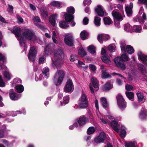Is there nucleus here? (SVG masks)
Here are the masks:
<instances>
[{
    "instance_id": "1",
    "label": "nucleus",
    "mask_w": 147,
    "mask_h": 147,
    "mask_svg": "<svg viewBox=\"0 0 147 147\" xmlns=\"http://www.w3.org/2000/svg\"><path fill=\"white\" fill-rule=\"evenodd\" d=\"M63 56V53L61 49H59L55 51L54 53V59L53 60L52 66L54 68H59L61 64V59Z\"/></svg>"
},
{
    "instance_id": "2",
    "label": "nucleus",
    "mask_w": 147,
    "mask_h": 147,
    "mask_svg": "<svg viewBox=\"0 0 147 147\" xmlns=\"http://www.w3.org/2000/svg\"><path fill=\"white\" fill-rule=\"evenodd\" d=\"M23 30L21 40H22V42L23 41L24 42V41L26 40L33 41L36 40V37L33 31L27 28L23 29Z\"/></svg>"
},
{
    "instance_id": "3",
    "label": "nucleus",
    "mask_w": 147,
    "mask_h": 147,
    "mask_svg": "<svg viewBox=\"0 0 147 147\" xmlns=\"http://www.w3.org/2000/svg\"><path fill=\"white\" fill-rule=\"evenodd\" d=\"M129 57L126 54H123L120 58L118 57L115 58L114 61L117 66L121 69L124 70L126 67L122 61H127L129 60Z\"/></svg>"
},
{
    "instance_id": "4",
    "label": "nucleus",
    "mask_w": 147,
    "mask_h": 147,
    "mask_svg": "<svg viewBox=\"0 0 147 147\" xmlns=\"http://www.w3.org/2000/svg\"><path fill=\"white\" fill-rule=\"evenodd\" d=\"M65 74L62 70H58L56 72L53 79V82L56 86L60 84L63 80Z\"/></svg>"
},
{
    "instance_id": "5",
    "label": "nucleus",
    "mask_w": 147,
    "mask_h": 147,
    "mask_svg": "<svg viewBox=\"0 0 147 147\" xmlns=\"http://www.w3.org/2000/svg\"><path fill=\"white\" fill-rule=\"evenodd\" d=\"M75 11V10L74 7H68L67 9V11L68 13H63L62 14H64L65 19L67 22H71L74 19V17L73 15Z\"/></svg>"
},
{
    "instance_id": "6",
    "label": "nucleus",
    "mask_w": 147,
    "mask_h": 147,
    "mask_svg": "<svg viewBox=\"0 0 147 147\" xmlns=\"http://www.w3.org/2000/svg\"><path fill=\"white\" fill-rule=\"evenodd\" d=\"M2 61L3 62L5 61V57L3 55L0 53V61ZM2 68H5V71L3 72L4 76L8 80H10L11 75L9 72V70L6 66L4 65H1L0 64V69Z\"/></svg>"
},
{
    "instance_id": "7",
    "label": "nucleus",
    "mask_w": 147,
    "mask_h": 147,
    "mask_svg": "<svg viewBox=\"0 0 147 147\" xmlns=\"http://www.w3.org/2000/svg\"><path fill=\"white\" fill-rule=\"evenodd\" d=\"M78 105L79 107L83 109L86 108L88 106V98L84 92H82L81 96L79 98Z\"/></svg>"
},
{
    "instance_id": "8",
    "label": "nucleus",
    "mask_w": 147,
    "mask_h": 147,
    "mask_svg": "<svg viewBox=\"0 0 147 147\" xmlns=\"http://www.w3.org/2000/svg\"><path fill=\"white\" fill-rule=\"evenodd\" d=\"M21 29L16 26L13 27L12 29V32L14 33L16 36L17 39L19 41V43L21 46H24V42L23 41L22 42V40H21L22 35H21Z\"/></svg>"
},
{
    "instance_id": "9",
    "label": "nucleus",
    "mask_w": 147,
    "mask_h": 147,
    "mask_svg": "<svg viewBox=\"0 0 147 147\" xmlns=\"http://www.w3.org/2000/svg\"><path fill=\"white\" fill-rule=\"evenodd\" d=\"M117 98L118 106L120 109L123 110L126 107V104L122 96L119 94L117 96Z\"/></svg>"
},
{
    "instance_id": "10",
    "label": "nucleus",
    "mask_w": 147,
    "mask_h": 147,
    "mask_svg": "<svg viewBox=\"0 0 147 147\" xmlns=\"http://www.w3.org/2000/svg\"><path fill=\"white\" fill-rule=\"evenodd\" d=\"M74 88V86L72 80L69 79L68 80L64 88V92L71 93L73 91Z\"/></svg>"
},
{
    "instance_id": "11",
    "label": "nucleus",
    "mask_w": 147,
    "mask_h": 147,
    "mask_svg": "<svg viewBox=\"0 0 147 147\" xmlns=\"http://www.w3.org/2000/svg\"><path fill=\"white\" fill-rule=\"evenodd\" d=\"M36 54V51L35 47H31L28 55L29 60L30 61H34Z\"/></svg>"
},
{
    "instance_id": "12",
    "label": "nucleus",
    "mask_w": 147,
    "mask_h": 147,
    "mask_svg": "<svg viewBox=\"0 0 147 147\" xmlns=\"http://www.w3.org/2000/svg\"><path fill=\"white\" fill-rule=\"evenodd\" d=\"M112 15L115 21H121L123 20V17H125L123 13L121 14L119 12L115 10L112 12Z\"/></svg>"
},
{
    "instance_id": "13",
    "label": "nucleus",
    "mask_w": 147,
    "mask_h": 147,
    "mask_svg": "<svg viewBox=\"0 0 147 147\" xmlns=\"http://www.w3.org/2000/svg\"><path fill=\"white\" fill-rule=\"evenodd\" d=\"M64 41L67 45L69 46H73L74 40L72 35L71 34L66 35L64 38Z\"/></svg>"
},
{
    "instance_id": "14",
    "label": "nucleus",
    "mask_w": 147,
    "mask_h": 147,
    "mask_svg": "<svg viewBox=\"0 0 147 147\" xmlns=\"http://www.w3.org/2000/svg\"><path fill=\"white\" fill-rule=\"evenodd\" d=\"M106 138L105 134L104 132H101L98 136L95 138L94 140V142L96 143L102 142Z\"/></svg>"
},
{
    "instance_id": "15",
    "label": "nucleus",
    "mask_w": 147,
    "mask_h": 147,
    "mask_svg": "<svg viewBox=\"0 0 147 147\" xmlns=\"http://www.w3.org/2000/svg\"><path fill=\"white\" fill-rule=\"evenodd\" d=\"M109 38L110 36L108 34H99L97 36L98 40L100 43L103 42V41H107Z\"/></svg>"
},
{
    "instance_id": "16",
    "label": "nucleus",
    "mask_w": 147,
    "mask_h": 147,
    "mask_svg": "<svg viewBox=\"0 0 147 147\" xmlns=\"http://www.w3.org/2000/svg\"><path fill=\"white\" fill-rule=\"evenodd\" d=\"M95 10L97 14L100 16H103L105 15V16L107 15L100 5H98L95 8Z\"/></svg>"
},
{
    "instance_id": "17",
    "label": "nucleus",
    "mask_w": 147,
    "mask_h": 147,
    "mask_svg": "<svg viewBox=\"0 0 147 147\" xmlns=\"http://www.w3.org/2000/svg\"><path fill=\"white\" fill-rule=\"evenodd\" d=\"M133 7V4L132 3H130L129 5H125V10L128 16L130 17L132 16V9Z\"/></svg>"
},
{
    "instance_id": "18",
    "label": "nucleus",
    "mask_w": 147,
    "mask_h": 147,
    "mask_svg": "<svg viewBox=\"0 0 147 147\" xmlns=\"http://www.w3.org/2000/svg\"><path fill=\"white\" fill-rule=\"evenodd\" d=\"M88 119L83 115L77 119V121L80 126H82L84 125Z\"/></svg>"
},
{
    "instance_id": "19",
    "label": "nucleus",
    "mask_w": 147,
    "mask_h": 147,
    "mask_svg": "<svg viewBox=\"0 0 147 147\" xmlns=\"http://www.w3.org/2000/svg\"><path fill=\"white\" fill-rule=\"evenodd\" d=\"M10 97L12 100H16L20 97V96L15 93L13 89H11L9 91Z\"/></svg>"
},
{
    "instance_id": "20",
    "label": "nucleus",
    "mask_w": 147,
    "mask_h": 147,
    "mask_svg": "<svg viewBox=\"0 0 147 147\" xmlns=\"http://www.w3.org/2000/svg\"><path fill=\"white\" fill-rule=\"evenodd\" d=\"M100 69L102 70L101 78H102L105 79L111 77V76L106 72L107 69L103 65H102L100 66Z\"/></svg>"
},
{
    "instance_id": "21",
    "label": "nucleus",
    "mask_w": 147,
    "mask_h": 147,
    "mask_svg": "<svg viewBox=\"0 0 147 147\" xmlns=\"http://www.w3.org/2000/svg\"><path fill=\"white\" fill-rule=\"evenodd\" d=\"M111 126L113 129L117 133L119 132L120 127L117 121H113L111 123Z\"/></svg>"
},
{
    "instance_id": "22",
    "label": "nucleus",
    "mask_w": 147,
    "mask_h": 147,
    "mask_svg": "<svg viewBox=\"0 0 147 147\" xmlns=\"http://www.w3.org/2000/svg\"><path fill=\"white\" fill-rule=\"evenodd\" d=\"M138 57L139 59L143 63L145 64L147 68V56L140 53L138 54Z\"/></svg>"
},
{
    "instance_id": "23",
    "label": "nucleus",
    "mask_w": 147,
    "mask_h": 147,
    "mask_svg": "<svg viewBox=\"0 0 147 147\" xmlns=\"http://www.w3.org/2000/svg\"><path fill=\"white\" fill-rule=\"evenodd\" d=\"M125 146L126 147H138L137 142L135 140L126 142Z\"/></svg>"
},
{
    "instance_id": "24",
    "label": "nucleus",
    "mask_w": 147,
    "mask_h": 147,
    "mask_svg": "<svg viewBox=\"0 0 147 147\" xmlns=\"http://www.w3.org/2000/svg\"><path fill=\"white\" fill-rule=\"evenodd\" d=\"M58 15L56 14H54L51 16L49 19V22L53 26L55 25V19L57 17Z\"/></svg>"
},
{
    "instance_id": "25",
    "label": "nucleus",
    "mask_w": 147,
    "mask_h": 147,
    "mask_svg": "<svg viewBox=\"0 0 147 147\" xmlns=\"http://www.w3.org/2000/svg\"><path fill=\"white\" fill-rule=\"evenodd\" d=\"M138 100L139 102H141L145 100V96L143 94L140 92L138 91L136 93Z\"/></svg>"
},
{
    "instance_id": "26",
    "label": "nucleus",
    "mask_w": 147,
    "mask_h": 147,
    "mask_svg": "<svg viewBox=\"0 0 147 147\" xmlns=\"http://www.w3.org/2000/svg\"><path fill=\"white\" fill-rule=\"evenodd\" d=\"M91 81L94 87L95 88H98L99 82L96 78L92 77L91 78Z\"/></svg>"
},
{
    "instance_id": "27",
    "label": "nucleus",
    "mask_w": 147,
    "mask_h": 147,
    "mask_svg": "<svg viewBox=\"0 0 147 147\" xmlns=\"http://www.w3.org/2000/svg\"><path fill=\"white\" fill-rule=\"evenodd\" d=\"M20 111H12L11 112L8 111L7 112V116H15L17 115V113L18 114L20 113ZM25 112H26L25 110L24 109L23 111L21 113L24 114L25 113Z\"/></svg>"
},
{
    "instance_id": "28",
    "label": "nucleus",
    "mask_w": 147,
    "mask_h": 147,
    "mask_svg": "<svg viewBox=\"0 0 147 147\" xmlns=\"http://www.w3.org/2000/svg\"><path fill=\"white\" fill-rule=\"evenodd\" d=\"M146 111L144 107H142L141 109V111L139 114V117L142 119L145 118L146 117Z\"/></svg>"
},
{
    "instance_id": "29",
    "label": "nucleus",
    "mask_w": 147,
    "mask_h": 147,
    "mask_svg": "<svg viewBox=\"0 0 147 147\" xmlns=\"http://www.w3.org/2000/svg\"><path fill=\"white\" fill-rule=\"evenodd\" d=\"M68 22L66 21H60L59 23V26L62 28H66L69 27Z\"/></svg>"
},
{
    "instance_id": "30",
    "label": "nucleus",
    "mask_w": 147,
    "mask_h": 147,
    "mask_svg": "<svg viewBox=\"0 0 147 147\" xmlns=\"http://www.w3.org/2000/svg\"><path fill=\"white\" fill-rule=\"evenodd\" d=\"M69 98L68 96H66L63 98V100L61 101V104L62 105H65L67 104L69 101Z\"/></svg>"
},
{
    "instance_id": "31",
    "label": "nucleus",
    "mask_w": 147,
    "mask_h": 147,
    "mask_svg": "<svg viewBox=\"0 0 147 147\" xmlns=\"http://www.w3.org/2000/svg\"><path fill=\"white\" fill-rule=\"evenodd\" d=\"M88 33L85 30H83L80 34V37L82 40H85L88 38Z\"/></svg>"
},
{
    "instance_id": "32",
    "label": "nucleus",
    "mask_w": 147,
    "mask_h": 147,
    "mask_svg": "<svg viewBox=\"0 0 147 147\" xmlns=\"http://www.w3.org/2000/svg\"><path fill=\"white\" fill-rule=\"evenodd\" d=\"M134 32H141L142 30V27L139 25H134L133 27Z\"/></svg>"
},
{
    "instance_id": "33",
    "label": "nucleus",
    "mask_w": 147,
    "mask_h": 147,
    "mask_svg": "<svg viewBox=\"0 0 147 147\" xmlns=\"http://www.w3.org/2000/svg\"><path fill=\"white\" fill-rule=\"evenodd\" d=\"M100 102L104 107L107 108L108 107V104L107 102L106 99L105 98L102 97L101 98Z\"/></svg>"
},
{
    "instance_id": "34",
    "label": "nucleus",
    "mask_w": 147,
    "mask_h": 147,
    "mask_svg": "<svg viewBox=\"0 0 147 147\" xmlns=\"http://www.w3.org/2000/svg\"><path fill=\"white\" fill-rule=\"evenodd\" d=\"M15 88L17 92L19 93L22 92L24 90L23 86L21 84L17 85L15 87Z\"/></svg>"
},
{
    "instance_id": "35",
    "label": "nucleus",
    "mask_w": 147,
    "mask_h": 147,
    "mask_svg": "<svg viewBox=\"0 0 147 147\" xmlns=\"http://www.w3.org/2000/svg\"><path fill=\"white\" fill-rule=\"evenodd\" d=\"M87 50L89 53L92 54H94L96 53V48L93 45H91L88 46Z\"/></svg>"
},
{
    "instance_id": "36",
    "label": "nucleus",
    "mask_w": 147,
    "mask_h": 147,
    "mask_svg": "<svg viewBox=\"0 0 147 147\" xmlns=\"http://www.w3.org/2000/svg\"><path fill=\"white\" fill-rule=\"evenodd\" d=\"M42 72L46 78H48L49 76V69L48 67H46L44 68Z\"/></svg>"
},
{
    "instance_id": "37",
    "label": "nucleus",
    "mask_w": 147,
    "mask_h": 147,
    "mask_svg": "<svg viewBox=\"0 0 147 147\" xmlns=\"http://www.w3.org/2000/svg\"><path fill=\"white\" fill-rule=\"evenodd\" d=\"M125 94L127 97L130 100H133L134 98V94L131 92L127 91L125 92Z\"/></svg>"
},
{
    "instance_id": "38",
    "label": "nucleus",
    "mask_w": 147,
    "mask_h": 147,
    "mask_svg": "<svg viewBox=\"0 0 147 147\" xmlns=\"http://www.w3.org/2000/svg\"><path fill=\"white\" fill-rule=\"evenodd\" d=\"M126 51L129 54H131L133 53L134 51V49L130 45L126 46Z\"/></svg>"
},
{
    "instance_id": "39",
    "label": "nucleus",
    "mask_w": 147,
    "mask_h": 147,
    "mask_svg": "<svg viewBox=\"0 0 147 147\" xmlns=\"http://www.w3.org/2000/svg\"><path fill=\"white\" fill-rule=\"evenodd\" d=\"M103 20L105 25H110L113 23V22L110 18L105 17L104 18Z\"/></svg>"
},
{
    "instance_id": "40",
    "label": "nucleus",
    "mask_w": 147,
    "mask_h": 147,
    "mask_svg": "<svg viewBox=\"0 0 147 147\" xmlns=\"http://www.w3.org/2000/svg\"><path fill=\"white\" fill-rule=\"evenodd\" d=\"M78 54L82 57H84L86 55V53L85 50L82 47L80 48L78 51Z\"/></svg>"
},
{
    "instance_id": "41",
    "label": "nucleus",
    "mask_w": 147,
    "mask_h": 147,
    "mask_svg": "<svg viewBox=\"0 0 147 147\" xmlns=\"http://www.w3.org/2000/svg\"><path fill=\"white\" fill-rule=\"evenodd\" d=\"M112 87V85L109 82H107L104 86L103 89L105 91L111 89Z\"/></svg>"
},
{
    "instance_id": "42",
    "label": "nucleus",
    "mask_w": 147,
    "mask_h": 147,
    "mask_svg": "<svg viewBox=\"0 0 147 147\" xmlns=\"http://www.w3.org/2000/svg\"><path fill=\"white\" fill-rule=\"evenodd\" d=\"M145 67L142 64H140L139 65V68L140 70L141 73L142 74H144L146 72V68H147L145 65Z\"/></svg>"
},
{
    "instance_id": "43",
    "label": "nucleus",
    "mask_w": 147,
    "mask_h": 147,
    "mask_svg": "<svg viewBox=\"0 0 147 147\" xmlns=\"http://www.w3.org/2000/svg\"><path fill=\"white\" fill-rule=\"evenodd\" d=\"M120 47L121 51L123 53L126 52V46L125 45V42H121L120 43Z\"/></svg>"
},
{
    "instance_id": "44",
    "label": "nucleus",
    "mask_w": 147,
    "mask_h": 147,
    "mask_svg": "<svg viewBox=\"0 0 147 147\" xmlns=\"http://www.w3.org/2000/svg\"><path fill=\"white\" fill-rule=\"evenodd\" d=\"M94 23L96 26H100V18L98 17H95L94 20Z\"/></svg>"
},
{
    "instance_id": "45",
    "label": "nucleus",
    "mask_w": 147,
    "mask_h": 147,
    "mask_svg": "<svg viewBox=\"0 0 147 147\" xmlns=\"http://www.w3.org/2000/svg\"><path fill=\"white\" fill-rule=\"evenodd\" d=\"M101 59L102 61L105 63H108L111 62L110 59L108 57L103 56L101 57Z\"/></svg>"
},
{
    "instance_id": "46",
    "label": "nucleus",
    "mask_w": 147,
    "mask_h": 147,
    "mask_svg": "<svg viewBox=\"0 0 147 147\" xmlns=\"http://www.w3.org/2000/svg\"><path fill=\"white\" fill-rule=\"evenodd\" d=\"M22 83L21 80L19 78H16L14 79L12 83L13 86H14L15 84Z\"/></svg>"
},
{
    "instance_id": "47",
    "label": "nucleus",
    "mask_w": 147,
    "mask_h": 147,
    "mask_svg": "<svg viewBox=\"0 0 147 147\" xmlns=\"http://www.w3.org/2000/svg\"><path fill=\"white\" fill-rule=\"evenodd\" d=\"M52 33V38L53 42L54 43H57L58 42V41L56 39V38L57 37V35L54 31H53Z\"/></svg>"
},
{
    "instance_id": "48",
    "label": "nucleus",
    "mask_w": 147,
    "mask_h": 147,
    "mask_svg": "<svg viewBox=\"0 0 147 147\" xmlns=\"http://www.w3.org/2000/svg\"><path fill=\"white\" fill-rule=\"evenodd\" d=\"M116 46L113 44L110 45L108 47V49L110 52H113L115 51Z\"/></svg>"
},
{
    "instance_id": "49",
    "label": "nucleus",
    "mask_w": 147,
    "mask_h": 147,
    "mask_svg": "<svg viewBox=\"0 0 147 147\" xmlns=\"http://www.w3.org/2000/svg\"><path fill=\"white\" fill-rule=\"evenodd\" d=\"M126 132L125 128L123 127H121V130L120 136L121 137H125L126 135Z\"/></svg>"
},
{
    "instance_id": "50",
    "label": "nucleus",
    "mask_w": 147,
    "mask_h": 147,
    "mask_svg": "<svg viewBox=\"0 0 147 147\" xmlns=\"http://www.w3.org/2000/svg\"><path fill=\"white\" fill-rule=\"evenodd\" d=\"M131 28V26L128 23L126 24L125 25L124 30L127 32H130Z\"/></svg>"
},
{
    "instance_id": "51",
    "label": "nucleus",
    "mask_w": 147,
    "mask_h": 147,
    "mask_svg": "<svg viewBox=\"0 0 147 147\" xmlns=\"http://www.w3.org/2000/svg\"><path fill=\"white\" fill-rule=\"evenodd\" d=\"M95 131L94 127H89L87 130V133L89 134H93Z\"/></svg>"
},
{
    "instance_id": "52",
    "label": "nucleus",
    "mask_w": 147,
    "mask_h": 147,
    "mask_svg": "<svg viewBox=\"0 0 147 147\" xmlns=\"http://www.w3.org/2000/svg\"><path fill=\"white\" fill-rule=\"evenodd\" d=\"M51 5L54 7H60V4L59 2L56 1H54L51 3Z\"/></svg>"
},
{
    "instance_id": "53",
    "label": "nucleus",
    "mask_w": 147,
    "mask_h": 147,
    "mask_svg": "<svg viewBox=\"0 0 147 147\" xmlns=\"http://www.w3.org/2000/svg\"><path fill=\"white\" fill-rule=\"evenodd\" d=\"M32 20L33 22L35 24H36V23L39 22L40 21V20L39 18L37 16L33 18Z\"/></svg>"
},
{
    "instance_id": "54",
    "label": "nucleus",
    "mask_w": 147,
    "mask_h": 147,
    "mask_svg": "<svg viewBox=\"0 0 147 147\" xmlns=\"http://www.w3.org/2000/svg\"><path fill=\"white\" fill-rule=\"evenodd\" d=\"M40 12L41 13L42 16L43 17L46 18L48 16V13L46 11L43 9H41L40 10Z\"/></svg>"
},
{
    "instance_id": "55",
    "label": "nucleus",
    "mask_w": 147,
    "mask_h": 147,
    "mask_svg": "<svg viewBox=\"0 0 147 147\" xmlns=\"http://www.w3.org/2000/svg\"><path fill=\"white\" fill-rule=\"evenodd\" d=\"M138 3L139 4H144L147 7V0H138Z\"/></svg>"
},
{
    "instance_id": "56",
    "label": "nucleus",
    "mask_w": 147,
    "mask_h": 147,
    "mask_svg": "<svg viewBox=\"0 0 147 147\" xmlns=\"http://www.w3.org/2000/svg\"><path fill=\"white\" fill-rule=\"evenodd\" d=\"M115 6L112 3H109V5L108 7V9L109 10H112L113 8H115Z\"/></svg>"
},
{
    "instance_id": "57",
    "label": "nucleus",
    "mask_w": 147,
    "mask_h": 147,
    "mask_svg": "<svg viewBox=\"0 0 147 147\" xmlns=\"http://www.w3.org/2000/svg\"><path fill=\"white\" fill-rule=\"evenodd\" d=\"M17 17L18 24H20L23 22L24 20L19 15H17Z\"/></svg>"
},
{
    "instance_id": "58",
    "label": "nucleus",
    "mask_w": 147,
    "mask_h": 147,
    "mask_svg": "<svg viewBox=\"0 0 147 147\" xmlns=\"http://www.w3.org/2000/svg\"><path fill=\"white\" fill-rule=\"evenodd\" d=\"M125 89L127 90H131L133 89V87L131 85L127 84L125 86Z\"/></svg>"
},
{
    "instance_id": "59",
    "label": "nucleus",
    "mask_w": 147,
    "mask_h": 147,
    "mask_svg": "<svg viewBox=\"0 0 147 147\" xmlns=\"http://www.w3.org/2000/svg\"><path fill=\"white\" fill-rule=\"evenodd\" d=\"M91 3V0H84L83 1V3L85 6L86 5H90Z\"/></svg>"
},
{
    "instance_id": "60",
    "label": "nucleus",
    "mask_w": 147,
    "mask_h": 147,
    "mask_svg": "<svg viewBox=\"0 0 147 147\" xmlns=\"http://www.w3.org/2000/svg\"><path fill=\"white\" fill-rule=\"evenodd\" d=\"M5 86V84L4 82L0 75V87H3Z\"/></svg>"
},
{
    "instance_id": "61",
    "label": "nucleus",
    "mask_w": 147,
    "mask_h": 147,
    "mask_svg": "<svg viewBox=\"0 0 147 147\" xmlns=\"http://www.w3.org/2000/svg\"><path fill=\"white\" fill-rule=\"evenodd\" d=\"M77 58L76 56V55H71L70 57V60L71 61H75Z\"/></svg>"
},
{
    "instance_id": "62",
    "label": "nucleus",
    "mask_w": 147,
    "mask_h": 147,
    "mask_svg": "<svg viewBox=\"0 0 147 147\" xmlns=\"http://www.w3.org/2000/svg\"><path fill=\"white\" fill-rule=\"evenodd\" d=\"M89 19L87 17H85L83 20V23L84 25H87L88 24Z\"/></svg>"
},
{
    "instance_id": "63",
    "label": "nucleus",
    "mask_w": 147,
    "mask_h": 147,
    "mask_svg": "<svg viewBox=\"0 0 147 147\" xmlns=\"http://www.w3.org/2000/svg\"><path fill=\"white\" fill-rule=\"evenodd\" d=\"M84 63L79 60H78V62L76 63L77 65L79 67L82 66V65H84Z\"/></svg>"
},
{
    "instance_id": "64",
    "label": "nucleus",
    "mask_w": 147,
    "mask_h": 147,
    "mask_svg": "<svg viewBox=\"0 0 147 147\" xmlns=\"http://www.w3.org/2000/svg\"><path fill=\"white\" fill-rule=\"evenodd\" d=\"M2 142L7 146H8L10 145V143L7 140L3 139L2 140Z\"/></svg>"
}]
</instances>
